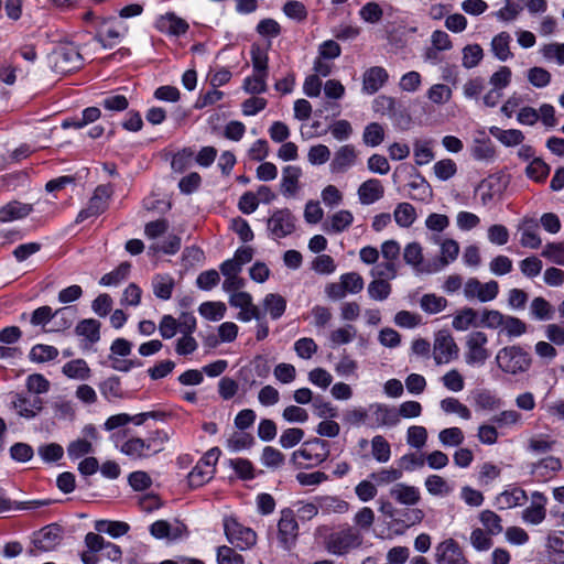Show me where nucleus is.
<instances>
[{
	"instance_id": "a19ab883",
	"label": "nucleus",
	"mask_w": 564,
	"mask_h": 564,
	"mask_svg": "<svg viewBox=\"0 0 564 564\" xmlns=\"http://www.w3.org/2000/svg\"><path fill=\"white\" fill-rule=\"evenodd\" d=\"M489 133L507 147L518 145L524 139L523 133L518 129L503 130L498 127H491Z\"/></svg>"
},
{
	"instance_id": "4c0bfd02",
	"label": "nucleus",
	"mask_w": 564,
	"mask_h": 564,
	"mask_svg": "<svg viewBox=\"0 0 564 564\" xmlns=\"http://www.w3.org/2000/svg\"><path fill=\"white\" fill-rule=\"evenodd\" d=\"M452 326L456 330H467L469 327H478L477 312L471 307H465L454 316Z\"/></svg>"
},
{
	"instance_id": "6ab92c4d",
	"label": "nucleus",
	"mask_w": 564,
	"mask_h": 564,
	"mask_svg": "<svg viewBox=\"0 0 564 564\" xmlns=\"http://www.w3.org/2000/svg\"><path fill=\"white\" fill-rule=\"evenodd\" d=\"M532 501L529 507L522 511V520L530 524H540L546 517V497L540 492L534 491L531 496Z\"/></svg>"
},
{
	"instance_id": "69168bd1",
	"label": "nucleus",
	"mask_w": 564,
	"mask_h": 564,
	"mask_svg": "<svg viewBox=\"0 0 564 564\" xmlns=\"http://www.w3.org/2000/svg\"><path fill=\"white\" fill-rule=\"evenodd\" d=\"M285 460L284 455L272 446H265L261 454V463L263 466L272 469H278L283 466Z\"/></svg>"
},
{
	"instance_id": "a211bd4d",
	"label": "nucleus",
	"mask_w": 564,
	"mask_h": 564,
	"mask_svg": "<svg viewBox=\"0 0 564 564\" xmlns=\"http://www.w3.org/2000/svg\"><path fill=\"white\" fill-rule=\"evenodd\" d=\"M357 160L358 151L352 144L341 145L334 153L329 170L334 174L346 173L356 164Z\"/></svg>"
},
{
	"instance_id": "58836bf2",
	"label": "nucleus",
	"mask_w": 564,
	"mask_h": 564,
	"mask_svg": "<svg viewBox=\"0 0 564 564\" xmlns=\"http://www.w3.org/2000/svg\"><path fill=\"white\" fill-rule=\"evenodd\" d=\"M75 333L91 344L97 343L100 339V323L94 318L83 319L77 324Z\"/></svg>"
},
{
	"instance_id": "ddd939ff",
	"label": "nucleus",
	"mask_w": 564,
	"mask_h": 564,
	"mask_svg": "<svg viewBox=\"0 0 564 564\" xmlns=\"http://www.w3.org/2000/svg\"><path fill=\"white\" fill-rule=\"evenodd\" d=\"M458 351V346L449 333L441 330L436 334L433 345V357L436 365L448 364L457 358Z\"/></svg>"
},
{
	"instance_id": "bf43d9fd",
	"label": "nucleus",
	"mask_w": 564,
	"mask_h": 564,
	"mask_svg": "<svg viewBox=\"0 0 564 564\" xmlns=\"http://www.w3.org/2000/svg\"><path fill=\"white\" fill-rule=\"evenodd\" d=\"M391 284L386 281V280H382V279H373L369 284H368V294L370 296V299L375 300V301H384L389 297V295L391 294Z\"/></svg>"
},
{
	"instance_id": "2f4dec72",
	"label": "nucleus",
	"mask_w": 564,
	"mask_h": 564,
	"mask_svg": "<svg viewBox=\"0 0 564 564\" xmlns=\"http://www.w3.org/2000/svg\"><path fill=\"white\" fill-rule=\"evenodd\" d=\"M316 502L323 514L346 513L349 510V503L336 496H319Z\"/></svg>"
},
{
	"instance_id": "09e8293b",
	"label": "nucleus",
	"mask_w": 564,
	"mask_h": 564,
	"mask_svg": "<svg viewBox=\"0 0 564 564\" xmlns=\"http://www.w3.org/2000/svg\"><path fill=\"white\" fill-rule=\"evenodd\" d=\"M268 74L253 73L243 80L242 88L247 94L258 95L265 93L268 89L267 85Z\"/></svg>"
},
{
	"instance_id": "ea45409f",
	"label": "nucleus",
	"mask_w": 564,
	"mask_h": 564,
	"mask_svg": "<svg viewBox=\"0 0 564 564\" xmlns=\"http://www.w3.org/2000/svg\"><path fill=\"white\" fill-rule=\"evenodd\" d=\"M511 36L507 32H500L491 41V50L499 61H507L512 56L510 52Z\"/></svg>"
},
{
	"instance_id": "4be33fe9",
	"label": "nucleus",
	"mask_w": 564,
	"mask_h": 564,
	"mask_svg": "<svg viewBox=\"0 0 564 564\" xmlns=\"http://www.w3.org/2000/svg\"><path fill=\"white\" fill-rule=\"evenodd\" d=\"M12 406L21 417L33 419L42 411L43 401L36 395L26 397L23 394H15L14 400L12 401Z\"/></svg>"
},
{
	"instance_id": "1a4fd4ad",
	"label": "nucleus",
	"mask_w": 564,
	"mask_h": 564,
	"mask_svg": "<svg viewBox=\"0 0 564 564\" xmlns=\"http://www.w3.org/2000/svg\"><path fill=\"white\" fill-rule=\"evenodd\" d=\"M295 217L288 208L273 212L267 221V228L273 239H282L295 230Z\"/></svg>"
},
{
	"instance_id": "052dcab7",
	"label": "nucleus",
	"mask_w": 564,
	"mask_h": 564,
	"mask_svg": "<svg viewBox=\"0 0 564 564\" xmlns=\"http://www.w3.org/2000/svg\"><path fill=\"white\" fill-rule=\"evenodd\" d=\"M58 350L54 346L37 344L30 351V359L34 362H46L55 359Z\"/></svg>"
},
{
	"instance_id": "9b49d317",
	"label": "nucleus",
	"mask_w": 564,
	"mask_h": 564,
	"mask_svg": "<svg viewBox=\"0 0 564 564\" xmlns=\"http://www.w3.org/2000/svg\"><path fill=\"white\" fill-rule=\"evenodd\" d=\"M464 295L467 300H475L486 303L495 300L499 293V284L497 281L491 280L481 283L476 278H469L464 284Z\"/></svg>"
},
{
	"instance_id": "f257e3e1",
	"label": "nucleus",
	"mask_w": 564,
	"mask_h": 564,
	"mask_svg": "<svg viewBox=\"0 0 564 564\" xmlns=\"http://www.w3.org/2000/svg\"><path fill=\"white\" fill-rule=\"evenodd\" d=\"M495 361L502 372L517 376L530 369L532 358L521 346L512 345L499 349Z\"/></svg>"
},
{
	"instance_id": "5fc2aeb1",
	"label": "nucleus",
	"mask_w": 564,
	"mask_h": 564,
	"mask_svg": "<svg viewBox=\"0 0 564 564\" xmlns=\"http://www.w3.org/2000/svg\"><path fill=\"white\" fill-rule=\"evenodd\" d=\"M181 248V239L175 235H169L163 241L153 242L149 250L156 254L163 252L166 254H174Z\"/></svg>"
},
{
	"instance_id": "0e129e2a",
	"label": "nucleus",
	"mask_w": 564,
	"mask_h": 564,
	"mask_svg": "<svg viewBox=\"0 0 564 564\" xmlns=\"http://www.w3.org/2000/svg\"><path fill=\"white\" fill-rule=\"evenodd\" d=\"M530 310L533 317L540 321L551 319L554 312L552 305L541 296L532 300Z\"/></svg>"
},
{
	"instance_id": "c9c22d12",
	"label": "nucleus",
	"mask_w": 564,
	"mask_h": 564,
	"mask_svg": "<svg viewBox=\"0 0 564 564\" xmlns=\"http://www.w3.org/2000/svg\"><path fill=\"white\" fill-rule=\"evenodd\" d=\"M263 308L272 319H279L286 310V301L280 294L270 293L263 299Z\"/></svg>"
},
{
	"instance_id": "aec40b11",
	"label": "nucleus",
	"mask_w": 564,
	"mask_h": 564,
	"mask_svg": "<svg viewBox=\"0 0 564 564\" xmlns=\"http://www.w3.org/2000/svg\"><path fill=\"white\" fill-rule=\"evenodd\" d=\"M369 411L371 412V422L368 424L370 427H378L383 425L393 426L399 423V414L397 409L387 404H371L369 406Z\"/></svg>"
},
{
	"instance_id": "20e7f679",
	"label": "nucleus",
	"mask_w": 564,
	"mask_h": 564,
	"mask_svg": "<svg viewBox=\"0 0 564 564\" xmlns=\"http://www.w3.org/2000/svg\"><path fill=\"white\" fill-rule=\"evenodd\" d=\"M488 336L480 330L471 332L465 341V361L469 366H484L490 357L487 348Z\"/></svg>"
},
{
	"instance_id": "39448f33",
	"label": "nucleus",
	"mask_w": 564,
	"mask_h": 564,
	"mask_svg": "<svg viewBox=\"0 0 564 564\" xmlns=\"http://www.w3.org/2000/svg\"><path fill=\"white\" fill-rule=\"evenodd\" d=\"M224 530L229 543L241 551L251 549L257 543V533L235 518L225 519Z\"/></svg>"
},
{
	"instance_id": "6e6d98bb",
	"label": "nucleus",
	"mask_w": 564,
	"mask_h": 564,
	"mask_svg": "<svg viewBox=\"0 0 564 564\" xmlns=\"http://www.w3.org/2000/svg\"><path fill=\"white\" fill-rule=\"evenodd\" d=\"M402 476V469L399 468H382L370 474L371 480L379 486L397 482Z\"/></svg>"
},
{
	"instance_id": "0eeeda50",
	"label": "nucleus",
	"mask_w": 564,
	"mask_h": 564,
	"mask_svg": "<svg viewBox=\"0 0 564 564\" xmlns=\"http://www.w3.org/2000/svg\"><path fill=\"white\" fill-rule=\"evenodd\" d=\"M361 535L352 528L330 533L326 539L327 550L336 555L346 554L350 549L358 547L361 544Z\"/></svg>"
},
{
	"instance_id": "c03bdc74",
	"label": "nucleus",
	"mask_w": 564,
	"mask_h": 564,
	"mask_svg": "<svg viewBox=\"0 0 564 564\" xmlns=\"http://www.w3.org/2000/svg\"><path fill=\"white\" fill-rule=\"evenodd\" d=\"M130 268L129 262H122L115 270L102 275L99 283L104 286H117L128 279Z\"/></svg>"
},
{
	"instance_id": "7ed1b4c3",
	"label": "nucleus",
	"mask_w": 564,
	"mask_h": 564,
	"mask_svg": "<svg viewBox=\"0 0 564 564\" xmlns=\"http://www.w3.org/2000/svg\"><path fill=\"white\" fill-rule=\"evenodd\" d=\"M329 453L328 442L315 437L304 442L300 449L293 452L292 460L299 466L312 467L325 462Z\"/></svg>"
},
{
	"instance_id": "e433bc0d",
	"label": "nucleus",
	"mask_w": 564,
	"mask_h": 564,
	"mask_svg": "<svg viewBox=\"0 0 564 564\" xmlns=\"http://www.w3.org/2000/svg\"><path fill=\"white\" fill-rule=\"evenodd\" d=\"M152 288L158 299L170 300L174 289V280L169 274H156L152 280Z\"/></svg>"
},
{
	"instance_id": "37998d69",
	"label": "nucleus",
	"mask_w": 564,
	"mask_h": 564,
	"mask_svg": "<svg viewBox=\"0 0 564 564\" xmlns=\"http://www.w3.org/2000/svg\"><path fill=\"white\" fill-rule=\"evenodd\" d=\"M412 191L410 197L415 200H425L431 195V186L420 173H415L408 184Z\"/></svg>"
},
{
	"instance_id": "49530a36",
	"label": "nucleus",
	"mask_w": 564,
	"mask_h": 564,
	"mask_svg": "<svg viewBox=\"0 0 564 564\" xmlns=\"http://www.w3.org/2000/svg\"><path fill=\"white\" fill-rule=\"evenodd\" d=\"M95 529L98 532L108 533L112 538H119L126 534L130 527L122 521L99 520L95 522Z\"/></svg>"
},
{
	"instance_id": "4468645a",
	"label": "nucleus",
	"mask_w": 564,
	"mask_h": 564,
	"mask_svg": "<svg viewBox=\"0 0 564 564\" xmlns=\"http://www.w3.org/2000/svg\"><path fill=\"white\" fill-rule=\"evenodd\" d=\"M437 564H468V558L458 542L448 538L435 546Z\"/></svg>"
},
{
	"instance_id": "6e6552de",
	"label": "nucleus",
	"mask_w": 564,
	"mask_h": 564,
	"mask_svg": "<svg viewBox=\"0 0 564 564\" xmlns=\"http://www.w3.org/2000/svg\"><path fill=\"white\" fill-rule=\"evenodd\" d=\"M299 523L292 509L281 510L278 521V540L280 546L290 551L296 543L299 536Z\"/></svg>"
},
{
	"instance_id": "5701e85b",
	"label": "nucleus",
	"mask_w": 564,
	"mask_h": 564,
	"mask_svg": "<svg viewBox=\"0 0 564 564\" xmlns=\"http://www.w3.org/2000/svg\"><path fill=\"white\" fill-rule=\"evenodd\" d=\"M389 78L388 72L381 66H372L362 75V90L368 95L376 94Z\"/></svg>"
},
{
	"instance_id": "3c124183",
	"label": "nucleus",
	"mask_w": 564,
	"mask_h": 564,
	"mask_svg": "<svg viewBox=\"0 0 564 564\" xmlns=\"http://www.w3.org/2000/svg\"><path fill=\"white\" fill-rule=\"evenodd\" d=\"M440 406L447 414L456 413L464 420L471 417V411L456 398L448 397L443 399Z\"/></svg>"
},
{
	"instance_id": "7c9ffc66",
	"label": "nucleus",
	"mask_w": 564,
	"mask_h": 564,
	"mask_svg": "<svg viewBox=\"0 0 564 564\" xmlns=\"http://www.w3.org/2000/svg\"><path fill=\"white\" fill-rule=\"evenodd\" d=\"M101 395L108 401L113 402L119 399L126 398L124 391L121 387V381L118 377L112 376L101 381L98 386Z\"/></svg>"
},
{
	"instance_id": "9d476101",
	"label": "nucleus",
	"mask_w": 564,
	"mask_h": 564,
	"mask_svg": "<svg viewBox=\"0 0 564 564\" xmlns=\"http://www.w3.org/2000/svg\"><path fill=\"white\" fill-rule=\"evenodd\" d=\"M83 65V57L77 46L65 44L54 52V68L61 74L78 69Z\"/></svg>"
},
{
	"instance_id": "338daca9",
	"label": "nucleus",
	"mask_w": 564,
	"mask_h": 564,
	"mask_svg": "<svg viewBox=\"0 0 564 564\" xmlns=\"http://www.w3.org/2000/svg\"><path fill=\"white\" fill-rule=\"evenodd\" d=\"M369 410L356 406L347 409L343 414V420L346 424L351 426H360L362 424H369Z\"/></svg>"
},
{
	"instance_id": "473e14b6",
	"label": "nucleus",
	"mask_w": 564,
	"mask_h": 564,
	"mask_svg": "<svg viewBox=\"0 0 564 564\" xmlns=\"http://www.w3.org/2000/svg\"><path fill=\"white\" fill-rule=\"evenodd\" d=\"M476 194L479 195L481 205L487 206L500 194L499 180L492 176L482 180L476 188Z\"/></svg>"
},
{
	"instance_id": "f03ea898",
	"label": "nucleus",
	"mask_w": 564,
	"mask_h": 564,
	"mask_svg": "<svg viewBox=\"0 0 564 564\" xmlns=\"http://www.w3.org/2000/svg\"><path fill=\"white\" fill-rule=\"evenodd\" d=\"M167 434L163 431H155L148 438L131 437L126 441L120 451L132 458H144L163 451L167 441Z\"/></svg>"
},
{
	"instance_id": "e2e57ef3",
	"label": "nucleus",
	"mask_w": 564,
	"mask_h": 564,
	"mask_svg": "<svg viewBox=\"0 0 564 564\" xmlns=\"http://www.w3.org/2000/svg\"><path fill=\"white\" fill-rule=\"evenodd\" d=\"M425 488L432 496H446L452 491L447 481L438 475H430L425 479Z\"/></svg>"
},
{
	"instance_id": "393cba45",
	"label": "nucleus",
	"mask_w": 564,
	"mask_h": 564,
	"mask_svg": "<svg viewBox=\"0 0 564 564\" xmlns=\"http://www.w3.org/2000/svg\"><path fill=\"white\" fill-rule=\"evenodd\" d=\"M302 169L295 165H286L282 170L281 192L284 196L293 197L300 189Z\"/></svg>"
},
{
	"instance_id": "dca6fc26",
	"label": "nucleus",
	"mask_w": 564,
	"mask_h": 564,
	"mask_svg": "<svg viewBox=\"0 0 564 564\" xmlns=\"http://www.w3.org/2000/svg\"><path fill=\"white\" fill-rule=\"evenodd\" d=\"M154 28L161 33L177 37L184 35L188 31L189 25L174 12H166L158 17Z\"/></svg>"
},
{
	"instance_id": "bb28decb",
	"label": "nucleus",
	"mask_w": 564,
	"mask_h": 564,
	"mask_svg": "<svg viewBox=\"0 0 564 564\" xmlns=\"http://www.w3.org/2000/svg\"><path fill=\"white\" fill-rule=\"evenodd\" d=\"M539 225L534 219H523L519 226L521 231L520 245L524 248L538 249L542 240L538 234Z\"/></svg>"
},
{
	"instance_id": "f704fd0d",
	"label": "nucleus",
	"mask_w": 564,
	"mask_h": 564,
	"mask_svg": "<svg viewBox=\"0 0 564 564\" xmlns=\"http://www.w3.org/2000/svg\"><path fill=\"white\" fill-rule=\"evenodd\" d=\"M62 371L69 379L76 380H87L91 376V370L84 359H74L66 362Z\"/></svg>"
},
{
	"instance_id": "b1692460",
	"label": "nucleus",
	"mask_w": 564,
	"mask_h": 564,
	"mask_svg": "<svg viewBox=\"0 0 564 564\" xmlns=\"http://www.w3.org/2000/svg\"><path fill=\"white\" fill-rule=\"evenodd\" d=\"M357 195L360 204L370 205L383 197L384 187L381 181L369 178L359 185Z\"/></svg>"
},
{
	"instance_id": "13d9d810",
	"label": "nucleus",
	"mask_w": 564,
	"mask_h": 564,
	"mask_svg": "<svg viewBox=\"0 0 564 564\" xmlns=\"http://www.w3.org/2000/svg\"><path fill=\"white\" fill-rule=\"evenodd\" d=\"M359 17L366 23L377 24L383 18V10L378 2L370 1L361 7Z\"/></svg>"
},
{
	"instance_id": "423d86ee",
	"label": "nucleus",
	"mask_w": 564,
	"mask_h": 564,
	"mask_svg": "<svg viewBox=\"0 0 564 564\" xmlns=\"http://www.w3.org/2000/svg\"><path fill=\"white\" fill-rule=\"evenodd\" d=\"M112 194L113 187L111 184L98 185L95 188L87 206L78 213L76 223H82L88 218L97 217L105 213L109 206V200Z\"/></svg>"
},
{
	"instance_id": "680f3d73",
	"label": "nucleus",
	"mask_w": 564,
	"mask_h": 564,
	"mask_svg": "<svg viewBox=\"0 0 564 564\" xmlns=\"http://www.w3.org/2000/svg\"><path fill=\"white\" fill-rule=\"evenodd\" d=\"M384 139V130L378 122H371L366 126L362 134V141L366 145L377 147Z\"/></svg>"
},
{
	"instance_id": "4d7b16f0",
	"label": "nucleus",
	"mask_w": 564,
	"mask_h": 564,
	"mask_svg": "<svg viewBox=\"0 0 564 564\" xmlns=\"http://www.w3.org/2000/svg\"><path fill=\"white\" fill-rule=\"evenodd\" d=\"M199 314L208 321H220L227 311L223 302H205L200 304Z\"/></svg>"
},
{
	"instance_id": "c85d7f7f",
	"label": "nucleus",
	"mask_w": 564,
	"mask_h": 564,
	"mask_svg": "<svg viewBox=\"0 0 564 564\" xmlns=\"http://www.w3.org/2000/svg\"><path fill=\"white\" fill-rule=\"evenodd\" d=\"M527 500V492L519 487L507 489L497 497V502L501 509H511L518 506H523Z\"/></svg>"
},
{
	"instance_id": "f3484780",
	"label": "nucleus",
	"mask_w": 564,
	"mask_h": 564,
	"mask_svg": "<svg viewBox=\"0 0 564 564\" xmlns=\"http://www.w3.org/2000/svg\"><path fill=\"white\" fill-rule=\"evenodd\" d=\"M70 307L58 308L53 312L52 307L44 305L34 310L30 317V323L33 326H45L54 317L61 316L63 319V327L67 328L72 325Z\"/></svg>"
},
{
	"instance_id": "72a5a7b5",
	"label": "nucleus",
	"mask_w": 564,
	"mask_h": 564,
	"mask_svg": "<svg viewBox=\"0 0 564 564\" xmlns=\"http://www.w3.org/2000/svg\"><path fill=\"white\" fill-rule=\"evenodd\" d=\"M393 218L399 227L409 228L415 223L417 214L413 205L403 202L395 206Z\"/></svg>"
},
{
	"instance_id": "f8f14e48",
	"label": "nucleus",
	"mask_w": 564,
	"mask_h": 564,
	"mask_svg": "<svg viewBox=\"0 0 564 564\" xmlns=\"http://www.w3.org/2000/svg\"><path fill=\"white\" fill-rule=\"evenodd\" d=\"M62 541V529L57 524H50L41 529L33 539V547L28 551L31 556L37 552H50Z\"/></svg>"
},
{
	"instance_id": "774afa93",
	"label": "nucleus",
	"mask_w": 564,
	"mask_h": 564,
	"mask_svg": "<svg viewBox=\"0 0 564 564\" xmlns=\"http://www.w3.org/2000/svg\"><path fill=\"white\" fill-rule=\"evenodd\" d=\"M403 260L413 268L420 267L424 260L422 246L416 241L408 243L403 250Z\"/></svg>"
},
{
	"instance_id": "c756f323",
	"label": "nucleus",
	"mask_w": 564,
	"mask_h": 564,
	"mask_svg": "<svg viewBox=\"0 0 564 564\" xmlns=\"http://www.w3.org/2000/svg\"><path fill=\"white\" fill-rule=\"evenodd\" d=\"M373 111L381 116H388L391 119H397L401 115L398 101L390 96L380 95L373 100Z\"/></svg>"
},
{
	"instance_id": "8fccbe9b",
	"label": "nucleus",
	"mask_w": 564,
	"mask_h": 564,
	"mask_svg": "<svg viewBox=\"0 0 564 564\" xmlns=\"http://www.w3.org/2000/svg\"><path fill=\"white\" fill-rule=\"evenodd\" d=\"M371 453L379 463H387L391 457V446L382 435H376L371 440Z\"/></svg>"
},
{
	"instance_id": "a18cd8bd",
	"label": "nucleus",
	"mask_w": 564,
	"mask_h": 564,
	"mask_svg": "<svg viewBox=\"0 0 564 564\" xmlns=\"http://www.w3.org/2000/svg\"><path fill=\"white\" fill-rule=\"evenodd\" d=\"M433 241L441 245V262L444 265L455 261L459 254V245L456 240L447 238L440 240L438 237H434Z\"/></svg>"
},
{
	"instance_id": "603ef678",
	"label": "nucleus",
	"mask_w": 564,
	"mask_h": 564,
	"mask_svg": "<svg viewBox=\"0 0 564 564\" xmlns=\"http://www.w3.org/2000/svg\"><path fill=\"white\" fill-rule=\"evenodd\" d=\"M214 474L215 468H209L208 466L205 467V465L202 466L197 463L187 476L188 484L191 487H200L209 481L214 477Z\"/></svg>"
},
{
	"instance_id": "a878e982",
	"label": "nucleus",
	"mask_w": 564,
	"mask_h": 564,
	"mask_svg": "<svg viewBox=\"0 0 564 564\" xmlns=\"http://www.w3.org/2000/svg\"><path fill=\"white\" fill-rule=\"evenodd\" d=\"M354 221V215L347 209H340L323 223V230L327 234H339L348 229Z\"/></svg>"
},
{
	"instance_id": "2eb2a0df",
	"label": "nucleus",
	"mask_w": 564,
	"mask_h": 564,
	"mask_svg": "<svg viewBox=\"0 0 564 564\" xmlns=\"http://www.w3.org/2000/svg\"><path fill=\"white\" fill-rule=\"evenodd\" d=\"M150 533L155 539H166L169 541H176L188 534L187 527L177 520L169 522L166 520H158L150 525Z\"/></svg>"
},
{
	"instance_id": "79ce46f5",
	"label": "nucleus",
	"mask_w": 564,
	"mask_h": 564,
	"mask_svg": "<svg viewBox=\"0 0 564 564\" xmlns=\"http://www.w3.org/2000/svg\"><path fill=\"white\" fill-rule=\"evenodd\" d=\"M433 140H415L413 143L414 160L417 165H425L433 161Z\"/></svg>"
},
{
	"instance_id": "412c9836",
	"label": "nucleus",
	"mask_w": 564,
	"mask_h": 564,
	"mask_svg": "<svg viewBox=\"0 0 564 564\" xmlns=\"http://www.w3.org/2000/svg\"><path fill=\"white\" fill-rule=\"evenodd\" d=\"M389 496L398 503L403 506H415L421 500L420 489L404 482L394 484L390 490Z\"/></svg>"
},
{
	"instance_id": "cd10ccee",
	"label": "nucleus",
	"mask_w": 564,
	"mask_h": 564,
	"mask_svg": "<svg viewBox=\"0 0 564 564\" xmlns=\"http://www.w3.org/2000/svg\"><path fill=\"white\" fill-rule=\"evenodd\" d=\"M33 210L31 204H24L20 202H10L0 208V221L8 223L17 219H21L30 215Z\"/></svg>"
},
{
	"instance_id": "864d4df0",
	"label": "nucleus",
	"mask_w": 564,
	"mask_h": 564,
	"mask_svg": "<svg viewBox=\"0 0 564 564\" xmlns=\"http://www.w3.org/2000/svg\"><path fill=\"white\" fill-rule=\"evenodd\" d=\"M122 36V32L116 25H105L96 35V40L105 47H113Z\"/></svg>"
},
{
	"instance_id": "de8ad7c7",
	"label": "nucleus",
	"mask_w": 564,
	"mask_h": 564,
	"mask_svg": "<svg viewBox=\"0 0 564 564\" xmlns=\"http://www.w3.org/2000/svg\"><path fill=\"white\" fill-rule=\"evenodd\" d=\"M479 520L489 535H498L503 530L501 518L491 510L481 511Z\"/></svg>"
}]
</instances>
